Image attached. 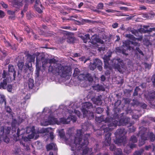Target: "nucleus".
<instances>
[{
  "label": "nucleus",
  "instance_id": "nucleus-33",
  "mask_svg": "<svg viewBox=\"0 0 155 155\" xmlns=\"http://www.w3.org/2000/svg\"><path fill=\"white\" fill-rule=\"evenodd\" d=\"M58 131L60 137L61 138L63 137L64 135V133L63 130L62 129L60 130H58Z\"/></svg>",
  "mask_w": 155,
  "mask_h": 155
},
{
  "label": "nucleus",
  "instance_id": "nucleus-63",
  "mask_svg": "<svg viewBox=\"0 0 155 155\" xmlns=\"http://www.w3.org/2000/svg\"><path fill=\"white\" fill-rule=\"evenodd\" d=\"M132 117L133 118H134L135 119H137V118H138V116L137 115H133L132 116Z\"/></svg>",
  "mask_w": 155,
  "mask_h": 155
},
{
  "label": "nucleus",
  "instance_id": "nucleus-39",
  "mask_svg": "<svg viewBox=\"0 0 155 155\" xmlns=\"http://www.w3.org/2000/svg\"><path fill=\"white\" fill-rule=\"evenodd\" d=\"M94 103L98 105H100L102 104V102L101 99L99 98L98 100H96V101L94 102Z\"/></svg>",
  "mask_w": 155,
  "mask_h": 155
},
{
  "label": "nucleus",
  "instance_id": "nucleus-2",
  "mask_svg": "<svg viewBox=\"0 0 155 155\" xmlns=\"http://www.w3.org/2000/svg\"><path fill=\"white\" fill-rule=\"evenodd\" d=\"M45 61L46 63L50 64L48 68L49 71L54 74H58L61 77H65L71 73V69L70 67H64L57 64V61L54 58L45 59Z\"/></svg>",
  "mask_w": 155,
  "mask_h": 155
},
{
  "label": "nucleus",
  "instance_id": "nucleus-8",
  "mask_svg": "<svg viewBox=\"0 0 155 155\" xmlns=\"http://www.w3.org/2000/svg\"><path fill=\"white\" fill-rule=\"evenodd\" d=\"M91 108H92V105L91 104L90 102H85L83 104L82 106V111L84 116H87L89 119L93 118L94 116L93 113L87 110Z\"/></svg>",
  "mask_w": 155,
  "mask_h": 155
},
{
  "label": "nucleus",
  "instance_id": "nucleus-16",
  "mask_svg": "<svg viewBox=\"0 0 155 155\" xmlns=\"http://www.w3.org/2000/svg\"><path fill=\"white\" fill-rule=\"evenodd\" d=\"M137 139L136 137L134 136H132L130 141L129 146L130 148H132L136 147V145L134 144L136 142Z\"/></svg>",
  "mask_w": 155,
  "mask_h": 155
},
{
  "label": "nucleus",
  "instance_id": "nucleus-62",
  "mask_svg": "<svg viewBox=\"0 0 155 155\" xmlns=\"http://www.w3.org/2000/svg\"><path fill=\"white\" fill-rule=\"evenodd\" d=\"M83 4L82 2L80 3L79 4V5H78L79 8H80L81 6H82L83 5Z\"/></svg>",
  "mask_w": 155,
  "mask_h": 155
},
{
  "label": "nucleus",
  "instance_id": "nucleus-40",
  "mask_svg": "<svg viewBox=\"0 0 155 155\" xmlns=\"http://www.w3.org/2000/svg\"><path fill=\"white\" fill-rule=\"evenodd\" d=\"M24 63L22 62H19L18 64V66L20 69H21L23 66Z\"/></svg>",
  "mask_w": 155,
  "mask_h": 155
},
{
  "label": "nucleus",
  "instance_id": "nucleus-37",
  "mask_svg": "<svg viewBox=\"0 0 155 155\" xmlns=\"http://www.w3.org/2000/svg\"><path fill=\"white\" fill-rule=\"evenodd\" d=\"M103 110L102 108L98 107L97 108L96 112L97 114H100L103 112Z\"/></svg>",
  "mask_w": 155,
  "mask_h": 155
},
{
  "label": "nucleus",
  "instance_id": "nucleus-53",
  "mask_svg": "<svg viewBox=\"0 0 155 155\" xmlns=\"http://www.w3.org/2000/svg\"><path fill=\"white\" fill-rule=\"evenodd\" d=\"M73 40L74 39L73 38H70V40L69 39H68L67 41L69 43H73Z\"/></svg>",
  "mask_w": 155,
  "mask_h": 155
},
{
  "label": "nucleus",
  "instance_id": "nucleus-6",
  "mask_svg": "<svg viewBox=\"0 0 155 155\" xmlns=\"http://www.w3.org/2000/svg\"><path fill=\"white\" fill-rule=\"evenodd\" d=\"M91 44L90 46L91 48L97 49L99 51H104L105 48L102 47L103 41L99 38L96 35L93 36L91 38Z\"/></svg>",
  "mask_w": 155,
  "mask_h": 155
},
{
  "label": "nucleus",
  "instance_id": "nucleus-29",
  "mask_svg": "<svg viewBox=\"0 0 155 155\" xmlns=\"http://www.w3.org/2000/svg\"><path fill=\"white\" fill-rule=\"evenodd\" d=\"M144 151L143 149H141L139 150L135 151L134 154V155H141Z\"/></svg>",
  "mask_w": 155,
  "mask_h": 155
},
{
  "label": "nucleus",
  "instance_id": "nucleus-14",
  "mask_svg": "<svg viewBox=\"0 0 155 155\" xmlns=\"http://www.w3.org/2000/svg\"><path fill=\"white\" fill-rule=\"evenodd\" d=\"M112 122L111 123L107 124V125L108 126V127L104 129V132H105L106 130H107L108 129H109V130H111L114 129L117 125H119L118 124V121L116 120H115L114 119L112 120Z\"/></svg>",
  "mask_w": 155,
  "mask_h": 155
},
{
  "label": "nucleus",
  "instance_id": "nucleus-32",
  "mask_svg": "<svg viewBox=\"0 0 155 155\" xmlns=\"http://www.w3.org/2000/svg\"><path fill=\"white\" fill-rule=\"evenodd\" d=\"M116 52L122 53L123 54H125L123 50H122V48L117 47L116 48Z\"/></svg>",
  "mask_w": 155,
  "mask_h": 155
},
{
  "label": "nucleus",
  "instance_id": "nucleus-15",
  "mask_svg": "<svg viewBox=\"0 0 155 155\" xmlns=\"http://www.w3.org/2000/svg\"><path fill=\"white\" fill-rule=\"evenodd\" d=\"M111 135V133L109 131L108 132L107 134H105V139L104 141V143L105 146H108L110 145L111 138L110 137Z\"/></svg>",
  "mask_w": 155,
  "mask_h": 155
},
{
  "label": "nucleus",
  "instance_id": "nucleus-17",
  "mask_svg": "<svg viewBox=\"0 0 155 155\" xmlns=\"http://www.w3.org/2000/svg\"><path fill=\"white\" fill-rule=\"evenodd\" d=\"M110 149L112 150H114V155H121L122 150L120 149H116L114 145H111L110 147Z\"/></svg>",
  "mask_w": 155,
  "mask_h": 155
},
{
  "label": "nucleus",
  "instance_id": "nucleus-46",
  "mask_svg": "<svg viewBox=\"0 0 155 155\" xmlns=\"http://www.w3.org/2000/svg\"><path fill=\"white\" fill-rule=\"evenodd\" d=\"M136 50H137V51L139 52V53L141 54L142 55H143V53L142 52V51H141L140 50V49L138 48H136Z\"/></svg>",
  "mask_w": 155,
  "mask_h": 155
},
{
  "label": "nucleus",
  "instance_id": "nucleus-59",
  "mask_svg": "<svg viewBox=\"0 0 155 155\" xmlns=\"http://www.w3.org/2000/svg\"><path fill=\"white\" fill-rule=\"evenodd\" d=\"M8 13L10 14H14V12L12 11H8Z\"/></svg>",
  "mask_w": 155,
  "mask_h": 155
},
{
  "label": "nucleus",
  "instance_id": "nucleus-60",
  "mask_svg": "<svg viewBox=\"0 0 155 155\" xmlns=\"http://www.w3.org/2000/svg\"><path fill=\"white\" fill-rule=\"evenodd\" d=\"M124 151L125 153H128L130 152V150H127L126 149H124Z\"/></svg>",
  "mask_w": 155,
  "mask_h": 155
},
{
  "label": "nucleus",
  "instance_id": "nucleus-20",
  "mask_svg": "<svg viewBox=\"0 0 155 155\" xmlns=\"http://www.w3.org/2000/svg\"><path fill=\"white\" fill-rule=\"evenodd\" d=\"M95 63H97V67L99 71H101L102 69V63L101 61L99 59H97L96 60Z\"/></svg>",
  "mask_w": 155,
  "mask_h": 155
},
{
  "label": "nucleus",
  "instance_id": "nucleus-64",
  "mask_svg": "<svg viewBox=\"0 0 155 155\" xmlns=\"http://www.w3.org/2000/svg\"><path fill=\"white\" fill-rule=\"evenodd\" d=\"M26 30L27 32H29L30 31L29 28L28 27L26 28Z\"/></svg>",
  "mask_w": 155,
  "mask_h": 155
},
{
  "label": "nucleus",
  "instance_id": "nucleus-31",
  "mask_svg": "<svg viewBox=\"0 0 155 155\" xmlns=\"http://www.w3.org/2000/svg\"><path fill=\"white\" fill-rule=\"evenodd\" d=\"M36 71L37 73H38L40 71V68L39 65V61L36 59Z\"/></svg>",
  "mask_w": 155,
  "mask_h": 155
},
{
  "label": "nucleus",
  "instance_id": "nucleus-36",
  "mask_svg": "<svg viewBox=\"0 0 155 155\" xmlns=\"http://www.w3.org/2000/svg\"><path fill=\"white\" fill-rule=\"evenodd\" d=\"M79 73V70L78 68H76L74 70L73 75L74 76H78Z\"/></svg>",
  "mask_w": 155,
  "mask_h": 155
},
{
  "label": "nucleus",
  "instance_id": "nucleus-11",
  "mask_svg": "<svg viewBox=\"0 0 155 155\" xmlns=\"http://www.w3.org/2000/svg\"><path fill=\"white\" fill-rule=\"evenodd\" d=\"M35 54H33L32 55L28 54L27 55V60L28 61V63L26 62L25 64V66L30 70H31L32 69V64L31 62H33L35 61Z\"/></svg>",
  "mask_w": 155,
  "mask_h": 155
},
{
  "label": "nucleus",
  "instance_id": "nucleus-1",
  "mask_svg": "<svg viewBox=\"0 0 155 155\" xmlns=\"http://www.w3.org/2000/svg\"><path fill=\"white\" fill-rule=\"evenodd\" d=\"M68 112L69 113L71 117H68L67 119L64 118H61L60 119V121H58L52 115L50 109L46 107L44 109L42 113L37 114V120L38 122H40L41 125L43 126H46L55 124H68L71 120H72L73 122L76 121V117L74 116L75 114L77 115L79 117H80L81 115L79 111L76 110H74V112L73 110H68Z\"/></svg>",
  "mask_w": 155,
  "mask_h": 155
},
{
  "label": "nucleus",
  "instance_id": "nucleus-7",
  "mask_svg": "<svg viewBox=\"0 0 155 155\" xmlns=\"http://www.w3.org/2000/svg\"><path fill=\"white\" fill-rule=\"evenodd\" d=\"M126 132L124 129H118L115 133L116 137L118 136L120 137V138L117 139L114 141L115 143L118 145H124L125 143L126 138L125 135Z\"/></svg>",
  "mask_w": 155,
  "mask_h": 155
},
{
  "label": "nucleus",
  "instance_id": "nucleus-56",
  "mask_svg": "<svg viewBox=\"0 0 155 155\" xmlns=\"http://www.w3.org/2000/svg\"><path fill=\"white\" fill-rule=\"evenodd\" d=\"M132 33L135 35L136 36H137V32L136 30H133L131 31Z\"/></svg>",
  "mask_w": 155,
  "mask_h": 155
},
{
  "label": "nucleus",
  "instance_id": "nucleus-57",
  "mask_svg": "<svg viewBox=\"0 0 155 155\" xmlns=\"http://www.w3.org/2000/svg\"><path fill=\"white\" fill-rule=\"evenodd\" d=\"M105 76L103 75H102L101 77V81H104V80H105Z\"/></svg>",
  "mask_w": 155,
  "mask_h": 155
},
{
  "label": "nucleus",
  "instance_id": "nucleus-52",
  "mask_svg": "<svg viewBox=\"0 0 155 155\" xmlns=\"http://www.w3.org/2000/svg\"><path fill=\"white\" fill-rule=\"evenodd\" d=\"M99 117H96L95 120L97 121H98L99 123L101 122L102 121V120H101V118L100 117V120H99Z\"/></svg>",
  "mask_w": 155,
  "mask_h": 155
},
{
  "label": "nucleus",
  "instance_id": "nucleus-42",
  "mask_svg": "<svg viewBox=\"0 0 155 155\" xmlns=\"http://www.w3.org/2000/svg\"><path fill=\"white\" fill-rule=\"evenodd\" d=\"M1 4L2 5V7L4 8H7L8 7V5L5 3H4V2H1Z\"/></svg>",
  "mask_w": 155,
  "mask_h": 155
},
{
  "label": "nucleus",
  "instance_id": "nucleus-5",
  "mask_svg": "<svg viewBox=\"0 0 155 155\" xmlns=\"http://www.w3.org/2000/svg\"><path fill=\"white\" fill-rule=\"evenodd\" d=\"M147 129L144 127L142 128V130H140L139 133V136H141V140L140 141L139 145L141 146L144 143V141L150 139V140L153 141L155 140V136L152 133H147Z\"/></svg>",
  "mask_w": 155,
  "mask_h": 155
},
{
  "label": "nucleus",
  "instance_id": "nucleus-49",
  "mask_svg": "<svg viewBox=\"0 0 155 155\" xmlns=\"http://www.w3.org/2000/svg\"><path fill=\"white\" fill-rule=\"evenodd\" d=\"M138 90H139V88L138 87H137L135 90L134 92V95L135 96L138 93L137 92V91Z\"/></svg>",
  "mask_w": 155,
  "mask_h": 155
},
{
  "label": "nucleus",
  "instance_id": "nucleus-13",
  "mask_svg": "<svg viewBox=\"0 0 155 155\" xmlns=\"http://www.w3.org/2000/svg\"><path fill=\"white\" fill-rule=\"evenodd\" d=\"M78 78L80 81H91L93 78L91 75L89 74H80L78 76Z\"/></svg>",
  "mask_w": 155,
  "mask_h": 155
},
{
  "label": "nucleus",
  "instance_id": "nucleus-28",
  "mask_svg": "<svg viewBox=\"0 0 155 155\" xmlns=\"http://www.w3.org/2000/svg\"><path fill=\"white\" fill-rule=\"evenodd\" d=\"M125 42H126V43H124V45H123V46L124 47L126 48V49H130V50H131V48L129 45L130 44H131V43H130L129 44V41L128 42V41L127 42L125 41Z\"/></svg>",
  "mask_w": 155,
  "mask_h": 155
},
{
  "label": "nucleus",
  "instance_id": "nucleus-34",
  "mask_svg": "<svg viewBox=\"0 0 155 155\" xmlns=\"http://www.w3.org/2000/svg\"><path fill=\"white\" fill-rule=\"evenodd\" d=\"M6 53L5 51H3L0 50V58L2 59L4 57L6 56Z\"/></svg>",
  "mask_w": 155,
  "mask_h": 155
},
{
  "label": "nucleus",
  "instance_id": "nucleus-45",
  "mask_svg": "<svg viewBox=\"0 0 155 155\" xmlns=\"http://www.w3.org/2000/svg\"><path fill=\"white\" fill-rule=\"evenodd\" d=\"M5 16V13L3 11L0 10V18H3Z\"/></svg>",
  "mask_w": 155,
  "mask_h": 155
},
{
  "label": "nucleus",
  "instance_id": "nucleus-4",
  "mask_svg": "<svg viewBox=\"0 0 155 155\" xmlns=\"http://www.w3.org/2000/svg\"><path fill=\"white\" fill-rule=\"evenodd\" d=\"M110 55L107 56L106 55L103 57L104 63V68L106 69L109 71L112 67L117 69L120 72L124 71V65L122 60L119 58L117 59H114L113 60H110Z\"/></svg>",
  "mask_w": 155,
  "mask_h": 155
},
{
  "label": "nucleus",
  "instance_id": "nucleus-19",
  "mask_svg": "<svg viewBox=\"0 0 155 155\" xmlns=\"http://www.w3.org/2000/svg\"><path fill=\"white\" fill-rule=\"evenodd\" d=\"M81 38L83 40L84 43H87V42H89L90 40L89 35L88 34L84 36H81Z\"/></svg>",
  "mask_w": 155,
  "mask_h": 155
},
{
  "label": "nucleus",
  "instance_id": "nucleus-22",
  "mask_svg": "<svg viewBox=\"0 0 155 155\" xmlns=\"http://www.w3.org/2000/svg\"><path fill=\"white\" fill-rule=\"evenodd\" d=\"M93 87L94 89L97 91L101 90L104 91V88L103 87L99 84L94 86Z\"/></svg>",
  "mask_w": 155,
  "mask_h": 155
},
{
  "label": "nucleus",
  "instance_id": "nucleus-61",
  "mask_svg": "<svg viewBox=\"0 0 155 155\" xmlns=\"http://www.w3.org/2000/svg\"><path fill=\"white\" fill-rule=\"evenodd\" d=\"M140 8L141 9H146V8L143 6H141Z\"/></svg>",
  "mask_w": 155,
  "mask_h": 155
},
{
  "label": "nucleus",
  "instance_id": "nucleus-35",
  "mask_svg": "<svg viewBox=\"0 0 155 155\" xmlns=\"http://www.w3.org/2000/svg\"><path fill=\"white\" fill-rule=\"evenodd\" d=\"M20 122L19 120L18 121H17L16 120L13 119L12 122V127H15L16 124H19Z\"/></svg>",
  "mask_w": 155,
  "mask_h": 155
},
{
  "label": "nucleus",
  "instance_id": "nucleus-3",
  "mask_svg": "<svg viewBox=\"0 0 155 155\" xmlns=\"http://www.w3.org/2000/svg\"><path fill=\"white\" fill-rule=\"evenodd\" d=\"M24 129L20 130L18 129L17 133V137L15 139L16 141L20 140V144H22L23 146H25L24 142L27 141L30 139L33 138L35 137V139H37L38 137V133H36L35 132L34 127H28L26 128V132H25Z\"/></svg>",
  "mask_w": 155,
  "mask_h": 155
},
{
  "label": "nucleus",
  "instance_id": "nucleus-41",
  "mask_svg": "<svg viewBox=\"0 0 155 155\" xmlns=\"http://www.w3.org/2000/svg\"><path fill=\"white\" fill-rule=\"evenodd\" d=\"M150 15V14H144L142 15V16L143 17L145 18H148L149 17V16Z\"/></svg>",
  "mask_w": 155,
  "mask_h": 155
},
{
  "label": "nucleus",
  "instance_id": "nucleus-54",
  "mask_svg": "<svg viewBox=\"0 0 155 155\" xmlns=\"http://www.w3.org/2000/svg\"><path fill=\"white\" fill-rule=\"evenodd\" d=\"M112 26L113 28H115L117 27L118 26V24L117 23H115L112 25Z\"/></svg>",
  "mask_w": 155,
  "mask_h": 155
},
{
  "label": "nucleus",
  "instance_id": "nucleus-10",
  "mask_svg": "<svg viewBox=\"0 0 155 155\" xmlns=\"http://www.w3.org/2000/svg\"><path fill=\"white\" fill-rule=\"evenodd\" d=\"M33 2L34 0H20L19 1L18 0H13L12 3L14 7L19 8L22 6L24 3H25V5H26L29 2L32 3Z\"/></svg>",
  "mask_w": 155,
  "mask_h": 155
},
{
  "label": "nucleus",
  "instance_id": "nucleus-21",
  "mask_svg": "<svg viewBox=\"0 0 155 155\" xmlns=\"http://www.w3.org/2000/svg\"><path fill=\"white\" fill-rule=\"evenodd\" d=\"M56 147V145L53 143H51L47 146V149L48 150L51 149H55Z\"/></svg>",
  "mask_w": 155,
  "mask_h": 155
},
{
  "label": "nucleus",
  "instance_id": "nucleus-48",
  "mask_svg": "<svg viewBox=\"0 0 155 155\" xmlns=\"http://www.w3.org/2000/svg\"><path fill=\"white\" fill-rule=\"evenodd\" d=\"M106 12H111V13H114V12H116L115 10H114L112 9H107L106 10Z\"/></svg>",
  "mask_w": 155,
  "mask_h": 155
},
{
  "label": "nucleus",
  "instance_id": "nucleus-27",
  "mask_svg": "<svg viewBox=\"0 0 155 155\" xmlns=\"http://www.w3.org/2000/svg\"><path fill=\"white\" fill-rule=\"evenodd\" d=\"M128 118H125L124 119H121L120 120V123H121V125H126L128 123Z\"/></svg>",
  "mask_w": 155,
  "mask_h": 155
},
{
  "label": "nucleus",
  "instance_id": "nucleus-51",
  "mask_svg": "<svg viewBox=\"0 0 155 155\" xmlns=\"http://www.w3.org/2000/svg\"><path fill=\"white\" fill-rule=\"evenodd\" d=\"M50 137L51 140H53L54 137V136L53 135V134L52 132L50 133Z\"/></svg>",
  "mask_w": 155,
  "mask_h": 155
},
{
  "label": "nucleus",
  "instance_id": "nucleus-9",
  "mask_svg": "<svg viewBox=\"0 0 155 155\" xmlns=\"http://www.w3.org/2000/svg\"><path fill=\"white\" fill-rule=\"evenodd\" d=\"M11 129L10 127H7L4 128L1 127L0 133V141L3 140L4 142L7 143L9 141V139L8 137V135Z\"/></svg>",
  "mask_w": 155,
  "mask_h": 155
},
{
  "label": "nucleus",
  "instance_id": "nucleus-25",
  "mask_svg": "<svg viewBox=\"0 0 155 155\" xmlns=\"http://www.w3.org/2000/svg\"><path fill=\"white\" fill-rule=\"evenodd\" d=\"M96 59H95L94 60V62L92 64H91L90 65V68L91 70H94L97 67V63H95Z\"/></svg>",
  "mask_w": 155,
  "mask_h": 155
},
{
  "label": "nucleus",
  "instance_id": "nucleus-55",
  "mask_svg": "<svg viewBox=\"0 0 155 155\" xmlns=\"http://www.w3.org/2000/svg\"><path fill=\"white\" fill-rule=\"evenodd\" d=\"M6 110L9 113L11 111V110L9 107H7L6 108Z\"/></svg>",
  "mask_w": 155,
  "mask_h": 155
},
{
  "label": "nucleus",
  "instance_id": "nucleus-24",
  "mask_svg": "<svg viewBox=\"0 0 155 155\" xmlns=\"http://www.w3.org/2000/svg\"><path fill=\"white\" fill-rule=\"evenodd\" d=\"M154 145L153 144L151 145L146 146L145 147V149L147 150H151L153 151L154 150Z\"/></svg>",
  "mask_w": 155,
  "mask_h": 155
},
{
  "label": "nucleus",
  "instance_id": "nucleus-50",
  "mask_svg": "<svg viewBox=\"0 0 155 155\" xmlns=\"http://www.w3.org/2000/svg\"><path fill=\"white\" fill-rule=\"evenodd\" d=\"M150 96L152 98H155V91H154L150 94Z\"/></svg>",
  "mask_w": 155,
  "mask_h": 155
},
{
  "label": "nucleus",
  "instance_id": "nucleus-58",
  "mask_svg": "<svg viewBox=\"0 0 155 155\" xmlns=\"http://www.w3.org/2000/svg\"><path fill=\"white\" fill-rule=\"evenodd\" d=\"M14 36L15 38L18 41H21L22 40V39L21 38H19L18 39L17 37H16L15 35H14Z\"/></svg>",
  "mask_w": 155,
  "mask_h": 155
},
{
  "label": "nucleus",
  "instance_id": "nucleus-12",
  "mask_svg": "<svg viewBox=\"0 0 155 155\" xmlns=\"http://www.w3.org/2000/svg\"><path fill=\"white\" fill-rule=\"evenodd\" d=\"M126 36L129 38V43H131V44L134 46H139L140 45V44L138 43L137 41H140L142 40V38H137L133 35L130 34L127 35Z\"/></svg>",
  "mask_w": 155,
  "mask_h": 155
},
{
  "label": "nucleus",
  "instance_id": "nucleus-44",
  "mask_svg": "<svg viewBox=\"0 0 155 155\" xmlns=\"http://www.w3.org/2000/svg\"><path fill=\"white\" fill-rule=\"evenodd\" d=\"M98 8L99 9H102L103 7V3H100L97 5Z\"/></svg>",
  "mask_w": 155,
  "mask_h": 155
},
{
  "label": "nucleus",
  "instance_id": "nucleus-47",
  "mask_svg": "<svg viewBox=\"0 0 155 155\" xmlns=\"http://www.w3.org/2000/svg\"><path fill=\"white\" fill-rule=\"evenodd\" d=\"M35 8L36 11H37L38 13H41V10L38 7L36 6Z\"/></svg>",
  "mask_w": 155,
  "mask_h": 155
},
{
  "label": "nucleus",
  "instance_id": "nucleus-23",
  "mask_svg": "<svg viewBox=\"0 0 155 155\" xmlns=\"http://www.w3.org/2000/svg\"><path fill=\"white\" fill-rule=\"evenodd\" d=\"M8 68V71L9 72H14L13 75L14 76V79H15V76L16 75V72L15 71L14 69V68L13 66L12 65H9Z\"/></svg>",
  "mask_w": 155,
  "mask_h": 155
},
{
  "label": "nucleus",
  "instance_id": "nucleus-26",
  "mask_svg": "<svg viewBox=\"0 0 155 155\" xmlns=\"http://www.w3.org/2000/svg\"><path fill=\"white\" fill-rule=\"evenodd\" d=\"M33 82L34 81L31 78H29V79L28 81V85L29 88H32L34 86Z\"/></svg>",
  "mask_w": 155,
  "mask_h": 155
},
{
  "label": "nucleus",
  "instance_id": "nucleus-30",
  "mask_svg": "<svg viewBox=\"0 0 155 155\" xmlns=\"http://www.w3.org/2000/svg\"><path fill=\"white\" fill-rule=\"evenodd\" d=\"M49 129L48 128H43L40 130V133H45L47 134L49 132Z\"/></svg>",
  "mask_w": 155,
  "mask_h": 155
},
{
  "label": "nucleus",
  "instance_id": "nucleus-38",
  "mask_svg": "<svg viewBox=\"0 0 155 155\" xmlns=\"http://www.w3.org/2000/svg\"><path fill=\"white\" fill-rule=\"evenodd\" d=\"M5 97L3 95L0 94V103H3L5 101Z\"/></svg>",
  "mask_w": 155,
  "mask_h": 155
},
{
  "label": "nucleus",
  "instance_id": "nucleus-18",
  "mask_svg": "<svg viewBox=\"0 0 155 155\" xmlns=\"http://www.w3.org/2000/svg\"><path fill=\"white\" fill-rule=\"evenodd\" d=\"M2 77L4 78V79H6V81L8 82L9 79H11L10 76L8 74V72L6 71L5 70L3 71V73L2 74Z\"/></svg>",
  "mask_w": 155,
  "mask_h": 155
},
{
  "label": "nucleus",
  "instance_id": "nucleus-43",
  "mask_svg": "<svg viewBox=\"0 0 155 155\" xmlns=\"http://www.w3.org/2000/svg\"><path fill=\"white\" fill-rule=\"evenodd\" d=\"M41 6V5L39 3V0H36L35 2V7L36 6Z\"/></svg>",
  "mask_w": 155,
  "mask_h": 155
}]
</instances>
